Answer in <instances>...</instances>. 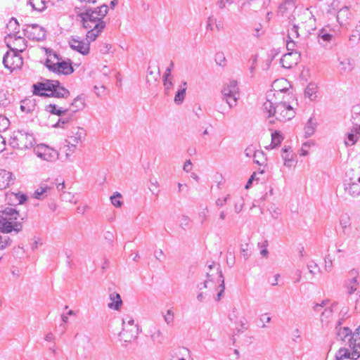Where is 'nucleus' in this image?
<instances>
[{
  "label": "nucleus",
  "mask_w": 360,
  "mask_h": 360,
  "mask_svg": "<svg viewBox=\"0 0 360 360\" xmlns=\"http://www.w3.org/2000/svg\"><path fill=\"white\" fill-rule=\"evenodd\" d=\"M108 11V7L105 4L98 6L94 9H86L85 12L79 14L81 18L82 26L85 29H89L86 34V40L94 41L103 32L106 26L103 18Z\"/></svg>",
  "instance_id": "1"
},
{
  "label": "nucleus",
  "mask_w": 360,
  "mask_h": 360,
  "mask_svg": "<svg viewBox=\"0 0 360 360\" xmlns=\"http://www.w3.org/2000/svg\"><path fill=\"white\" fill-rule=\"evenodd\" d=\"M199 290L208 289V297H212L216 301H219L224 296L225 290L224 278L219 264L209 265L207 273V280L198 285Z\"/></svg>",
  "instance_id": "2"
},
{
  "label": "nucleus",
  "mask_w": 360,
  "mask_h": 360,
  "mask_svg": "<svg viewBox=\"0 0 360 360\" xmlns=\"http://www.w3.org/2000/svg\"><path fill=\"white\" fill-rule=\"evenodd\" d=\"M283 92L281 91L276 94L272 91L269 92L266 96V101L264 103L262 109L268 117L274 116L276 120L281 122H285L292 119L295 114L292 106L286 102H277L276 98L281 95Z\"/></svg>",
  "instance_id": "3"
},
{
  "label": "nucleus",
  "mask_w": 360,
  "mask_h": 360,
  "mask_svg": "<svg viewBox=\"0 0 360 360\" xmlns=\"http://www.w3.org/2000/svg\"><path fill=\"white\" fill-rule=\"evenodd\" d=\"M33 94L44 97H56L67 98L70 92L62 86L58 80H46L33 85Z\"/></svg>",
  "instance_id": "4"
},
{
  "label": "nucleus",
  "mask_w": 360,
  "mask_h": 360,
  "mask_svg": "<svg viewBox=\"0 0 360 360\" xmlns=\"http://www.w3.org/2000/svg\"><path fill=\"white\" fill-rule=\"evenodd\" d=\"M2 218L0 219V231L1 233H11L15 231L18 233L22 231V225L16 220H22L24 216L17 210L16 207H7L1 211Z\"/></svg>",
  "instance_id": "5"
},
{
  "label": "nucleus",
  "mask_w": 360,
  "mask_h": 360,
  "mask_svg": "<svg viewBox=\"0 0 360 360\" xmlns=\"http://www.w3.org/2000/svg\"><path fill=\"white\" fill-rule=\"evenodd\" d=\"M36 143L33 132L27 129H18L11 135L9 143L12 148L25 150L32 148Z\"/></svg>",
  "instance_id": "6"
},
{
  "label": "nucleus",
  "mask_w": 360,
  "mask_h": 360,
  "mask_svg": "<svg viewBox=\"0 0 360 360\" xmlns=\"http://www.w3.org/2000/svg\"><path fill=\"white\" fill-rule=\"evenodd\" d=\"M34 153L38 158L47 162H54L59 158L56 150L43 143L37 145L34 148Z\"/></svg>",
  "instance_id": "7"
},
{
  "label": "nucleus",
  "mask_w": 360,
  "mask_h": 360,
  "mask_svg": "<svg viewBox=\"0 0 360 360\" xmlns=\"http://www.w3.org/2000/svg\"><path fill=\"white\" fill-rule=\"evenodd\" d=\"M51 60H46L45 65L53 72L68 75L74 72L70 60H68V61H56V63H51Z\"/></svg>",
  "instance_id": "8"
},
{
  "label": "nucleus",
  "mask_w": 360,
  "mask_h": 360,
  "mask_svg": "<svg viewBox=\"0 0 360 360\" xmlns=\"http://www.w3.org/2000/svg\"><path fill=\"white\" fill-rule=\"evenodd\" d=\"M5 41L7 46L11 51L22 53L24 51L27 45L25 39L18 34L13 36V32H10L5 37Z\"/></svg>",
  "instance_id": "9"
},
{
  "label": "nucleus",
  "mask_w": 360,
  "mask_h": 360,
  "mask_svg": "<svg viewBox=\"0 0 360 360\" xmlns=\"http://www.w3.org/2000/svg\"><path fill=\"white\" fill-rule=\"evenodd\" d=\"M3 63L6 68L13 71L20 68L23 64V60L19 52L10 50L4 55Z\"/></svg>",
  "instance_id": "10"
},
{
  "label": "nucleus",
  "mask_w": 360,
  "mask_h": 360,
  "mask_svg": "<svg viewBox=\"0 0 360 360\" xmlns=\"http://www.w3.org/2000/svg\"><path fill=\"white\" fill-rule=\"evenodd\" d=\"M342 321L341 320H338L336 323V338L338 340L340 341H345L346 338H349L348 343L349 347H350V342L352 340V338H354V335L356 334V333H359L358 330L360 328V326L356 329V330L352 333V329H350L349 327H342ZM359 338H360V334L358 335Z\"/></svg>",
  "instance_id": "11"
},
{
  "label": "nucleus",
  "mask_w": 360,
  "mask_h": 360,
  "mask_svg": "<svg viewBox=\"0 0 360 360\" xmlns=\"http://www.w3.org/2000/svg\"><path fill=\"white\" fill-rule=\"evenodd\" d=\"M23 34L24 36L32 40L41 41L46 38L45 30L37 24L27 25L23 29Z\"/></svg>",
  "instance_id": "12"
},
{
  "label": "nucleus",
  "mask_w": 360,
  "mask_h": 360,
  "mask_svg": "<svg viewBox=\"0 0 360 360\" xmlns=\"http://www.w3.org/2000/svg\"><path fill=\"white\" fill-rule=\"evenodd\" d=\"M336 32L329 26H326L318 32L319 42L323 46H327L328 43H335Z\"/></svg>",
  "instance_id": "13"
},
{
  "label": "nucleus",
  "mask_w": 360,
  "mask_h": 360,
  "mask_svg": "<svg viewBox=\"0 0 360 360\" xmlns=\"http://www.w3.org/2000/svg\"><path fill=\"white\" fill-rule=\"evenodd\" d=\"M73 135L68 137L66 142L68 143L66 155L68 156L70 153H73L79 143L82 142V139L84 136V130L82 128H77L76 131H72Z\"/></svg>",
  "instance_id": "14"
},
{
  "label": "nucleus",
  "mask_w": 360,
  "mask_h": 360,
  "mask_svg": "<svg viewBox=\"0 0 360 360\" xmlns=\"http://www.w3.org/2000/svg\"><path fill=\"white\" fill-rule=\"evenodd\" d=\"M53 187V181H46L41 182L39 186L35 190L34 197L37 200H44L51 194Z\"/></svg>",
  "instance_id": "15"
},
{
  "label": "nucleus",
  "mask_w": 360,
  "mask_h": 360,
  "mask_svg": "<svg viewBox=\"0 0 360 360\" xmlns=\"http://www.w3.org/2000/svg\"><path fill=\"white\" fill-rule=\"evenodd\" d=\"M90 42L89 41L85 42L84 40H80L78 37H72L69 41V44L72 49L84 56H86L89 53Z\"/></svg>",
  "instance_id": "16"
},
{
  "label": "nucleus",
  "mask_w": 360,
  "mask_h": 360,
  "mask_svg": "<svg viewBox=\"0 0 360 360\" xmlns=\"http://www.w3.org/2000/svg\"><path fill=\"white\" fill-rule=\"evenodd\" d=\"M139 331L138 326H123L122 331L119 333V336L125 342H131L132 340L136 339Z\"/></svg>",
  "instance_id": "17"
},
{
  "label": "nucleus",
  "mask_w": 360,
  "mask_h": 360,
  "mask_svg": "<svg viewBox=\"0 0 360 360\" xmlns=\"http://www.w3.org/2000/svg\"><path fill=\"white\" fill-rule=\"evenodd\" d=\"M345 191L350 196L356 198L360 195V176L356 180L349 179L344 182Z\"/></svg>",
  "instance_id": "18"
},
{
  "label": "nucleus",
  "mask_w": 360,
  "mask_h": 360,
  "mask_svg": "<svg viewBox=\"0 0 360 360\" xmlns=\"http://www.w3.org/2000/svg\"><path fill=\"white\" fill-rule=\"evenodd\" d=\"M222 95H227L228 94H232L233 96H239V89L238 82L236 80H231L222 89Z\"/></svg>",
  "instance_id": "19"
},
{
  "label": "nucleus",
  "mask_w": 360,
  "mask_h": 360,
  "mask_svg": "<svg viewBox=\"0 0 360 360\" xmlns=\"http://www.w3.org/2000/svg\"><path fill=\"white\" fill-rule=\"evenodd\" d=\"M74 115L72 112H68L63 115L59 116L56 123L53 124V127L65 129L68 127L70 123L73 120Z\"/></svg>",
  "instance_id": "20"
},
{
  "label": "nucleus",
  "mask_w": 360,
  "mask_h": 360,
  "mask_svg": "<svg viewBox=\"0 0 360 360\" xmlns=\"http://www.w3.org/2000/svg\"><path fill=\"white\" fill-rule=\"evenodd\" d=\"M84 106V97L82 95H79L74 98L68 108H70V112L74 115L76 112L82 110Z\"/></svg>",
  "instance_id": "21"
},
{
  "label": "nucleus",
  "mask_w": 360,
  "mask_h": 360,
  "mask_svg": "<svg viewBox=\"0 0 360 360\" xmlns=\"http://www.w3.org/2000/svg\"><path fill=\"white\" fill-rule=\"evenodd\" d=\"M298 57L299 56H297L296 58H293L292 53L289 52L283 56L280 60V63L283 68L290 69L297 64Z\"/></svg>",
  "instance_id": "22"
},
{
  "label": "nucleus",
  "mask_w": 360,
  "mask_h": 360,
  "mask_svg": "<svg viewBox=\"0 0 360 360\" xmlns=\"http://www.w3.org/2000/svg\"><path fill=\"white\" fill-rule=\"evenodd\" d=\"M110 302L108 304L110 309L119 310L122 304V301L119 293L112 292L109 295Z\"/></svg>",
  "instance_id": "23"
},
{
  "label": "nucleus",
  "mask_w": 360,
  "mask_h": 360,
  "mask_svg": "<svg viewBox=\"0 0 360 360\" xmlns=\"http://www.w3.org/2000/svg\"><path fill=\"white\" fill-rule=\"evenodd\" d=\"M360 134V124L359 126L356 125L353 127L350 131L348 132L347 139L345 143L347 146H352L357 141V134Z\"/></svg>",
  "instance_id": "24"
},
{
  "label": "nucleus",
  "mask_w": 360,
  "mask_h": 360,
  "mask_svg": "<svg viewBox=\"0 0 360 360\" xmlns=\"http://www.w3.org/2000/svg\"><path fill=\"white\" fill-rule=\"evenodd\" d=\"M45 110L51 114L56 115L58 117L70 112V108L60 107L56 104L47 105L45 108Z\"/></svg>",
  "instance_id": "25"
},
{
  "label": "nucleus",
  "mask_w": 360,
  "mask_h": 360,
  "mask_svg": "<svg viewBox=\"0 0 360 360\" xmlns=\"http://www.w3.org/2000/svg\"><path fill=\"white\" fill-rule=\"evenodd\" d=\"M36 104L34 99L26 98L20 102V110L25 113H30L35 110Z\"/></svg>",
  "instance_id": "26"
},
{
  "label": "nucleus",
  "mask_w": 360,
  "mask_h": 360,
  "mask_svg": "<svg viewBox=\"0 0 360 360\" xmlns=\"http://www.w3.org/2000/svg\"><path fill=\"white\" fill-rule=\"evenodd\" d=\"M350 12L347 7L341 8L337 14V20L340 25H345L349 18Z\"/></svg>",
  "instance_id": "27"
},
{
  "label": "nucleus",
  "mask_w": 360,
  "mask_h": 360,
  "mask_svg": "<svg viewBox=\"0 0 360 360\" xmlns=\"http://www.w3.org/2000/svg\"><path fill=\"white\" fill-rule=\"evenodd\" d=\"M186 89L187 83L186 82H183L174 96V101L176 104L179 105L182 103L185 98Z\"/></svg>",
  "instance_id": "28"
},
{
  "label": "nucleus",
  "mask_w": 360,
  "mask_h": 360,
  "mask_svg": "<svg viewBox=\"0 0 360 360\" xmlns=\"http://www.w3.org/2000/svg\"><path fill=\"white\" fill-rule=\"evenodd\" d=\"M316 126H317V123H316V120H314V117H311L308 120V121L304 127L305 137L307 138V137L311 136L315 132Z\"/></svg>",
  "instance_id": "29"
},
{
  "label": "nucleus",
  "mask_w": 360,
  "mask_h": 360,
  "mask_svg": "<svg viewBox=\"0 0 360 360\" xmlns=\"http://www.w3.org/2000/svg\"><path fill=\"white\" fill-rule=\"evenodd\" d=\"M286 47L288 51H290L292 54L295 53L298 54L297 56H300L301 50H300V45L299 44L298 41H296L295 39H288L286 41Z\"/></svg>",
  "instance_id": "30"
},
{
  "label": "nucleus",
  "mask_w": 360,
  "mask_h": 360,
  "mask_svg": "<svg viewBox=\"0 0 360 360\" xmlns=\"http://www.w3.org/2000/svg\"><path fill=\"white\" fill-rule=\"evenodd\" d=\"M20 25L15 18H11L10 21L6 25V33L7 34L10 32H13V36L14 34H18L19 33Z\"/></svg>",
  "instance_id": "31"
},
{
  "label": "nucleus",
  "mask_w": 360,
  "mask_h": 360,
  "mask_svg": "<svg viewBox=\"0 0 360 360\" xmlns=\"http://www.w3.org/2000/svg\"><path fill=\"white\" fill-rule=\"evenodd\" d=\"M253 161L255 164L259 166H266V157L265 153L262 150H257L256 153H255Z\"/></svg>",
  "instance_id": "32"
},
{
  "label": "nucleus",
  "mask_w": 360,
  "mask_h": 360,
  "mask_svg": "<svg viewBox=\"0 0 360 360\" xmlns=\"http://www.w3.org/2000/svg\"><path fill=\"white\" fill-rule=\"evenodd\" d=\"M336 305H332L330 307L326 308L321 315V321L322 323H328L330 321V319L333 316V308Z\"/></svg>",
  "instance_id": "33"
},
{
  "label": "nucleus",
  "mask_w": 360,
  "mask_h": 360,
  "mask_svg": "<svg viewBox=\"0 0 360 360\" xmlns=\"http://www.w3.org/2000/svg\"><path fill=\"white\" fill-rule=\"evenodd\" d=\"M353 66L349 59L345 58L340 61L339 70L342 74L349 72L352 70Z\"/></svg>",
  "instance_id": "34"
},
{
  "label": "nucleus",
  "mask_w": 360,
  "mask_h": 360,
  "mask_svg": "<svg viewBox=\"0 0 360 360\" xmlns=\"http://www.w3.org/2000/svg\"><path fill=\"white\" fill-rule=\"evenodd\" d=\"M29 4L32 6L33 10L37 11H42L46 8L45 0H30Z\"/></svg>",
  "instance_id": "35"
},
{
  "label": "nucleus",
  "mask_w": 360,
  "mask_h": 360,
  "mask_svg": "<svg viewBox=\"0 0 360 360\" xmlns=\"http://www.w3.org/2000/svg\"><path fill=\"white\" fill-rule=\"evenodd\" d=\"M283 139V137L280 131H275L271 134V146L272 148L276 147L281 144Z\"/></svg>",
  "instance_id": "36"
},
{
  "label": "nucleus",
  "mask_w": 360,
  "mask_h": 360,
  "mask_svg": "<svg viewBox=\"0 0 360 360\" xmlns=\"http://www.w3.org/2000/svg\"><path fill=\"white\" fill-rule=\"evenodd\" d=\"M160 76V72L158 70V72H154L150 69V68H148L147 70V75H146V82L147 83L151 84L154 82H155L158 79V78Z\"/></svg>",
  "instance_id": "37"
},
{
  "label": "nucleus",
  "mask_w": 360,
  "mask_h": 360,
  "mask_svg": "<svg viewBox=\"0 0 360 360\" xmlns=\"http://www.w3.org/2000/svg\"><path fill=\"white\" fill-rule=\"evenodd\" d=\"M165 96H169L173 89L172 78H162Z\"/></svg>",
  "instance_id": "38"
},
{
  "label": "nucleus",
  "mask_w": 360,
  "mask_h": 360,
  "mask_svg": "<svg viewBox=\"0 0 360 360\" xmlns=\"http://www.w3.org/2000/svg\"><path fill=\"white\" fill-rule=\"evenodd\" d=\"M295 5L290 4H285V1H282L281 4H279L277 10V14L281 15H284L288 10L295 8Z\"/></svg>",
  "instance_id": "39"
},
{
  "label": "nucleus",
  "mask_w": 360,
  "mask_h": 360,
  "mask_svg": "<svg viewBox=\"0 0 360 360\" xmlns=\"http://www.w3.org/2000/svg\"><path fill=\"white\" fill-rule=\"evenodd\" d=\"M45 51L47 56L46 60H51V63H56L55 60L60 61L61 58H59V55L56 51L49 48H46Z\"/></svg>",
  "instance_id": "40"
},
{
  "label": "nucleus",
  "mask_w": 360,
  "mask_h": 360,
  "mask_svg": "<svg viewBox=\"0 0 360 360\" xmlns=\"http://www.w3.org/2000/svg\"><path fill=\"white\" fill-rule=\"evenodd\" d=\"M222 98L231 108L236 105L238 96H233L232 94H228L227 95H222Z\"/></svg>",
  "instance_id": "41"
},
{
  "label": "nucleus",
  "mask_w": 360,
  "mask_h": 360,
  "mask_svg": "<svg viewBox=\"0 0 360 360\" xmlns=\"http://www.w3.org/2000/svg\"><path fill=\"white\" fill-rule=\"evenodd\" d=\"M349 40L354 43L360 40V22L356 25L355 29L352 30V33L349 37Z\"/></svg>",
  "instance_id": "42"
},
{
  "label": "nucleus",
  "mask_w": 360,
  "mask_h": 360,
  "mask_svg": "<svg viewBox=\"0 0 360 360\" xmlns=\"http://www.w3.org/2000/svg\"><path fill=\"white\" fill-rule=\"evenodd\" d=\"M349 300L354 302V311L356 313H360V294H356L351 295Z\"/></svg>",
  "instance_id": "43"
},
{
  "label": "nucleus",
  "mask_w": 360,
  "mask_h": 360,
  "mask_svg": "<svg viewBox=\"0 0 360 360\" xmlns=\"http://www.w3.org/2000/svg\"><path fill=\"white\" fill-rule=\"evenodd\" d=\"M300 37L298 32V27L296 25H293L292 27L288 30V39H296Z\"/></svg>",
  "instance_id": "44"
},
{
  "label": "nucleus",
  "mask_w": 360,
  "mask_h": 360,
  "mask_svg": "<svg viewBox=\"0 0 360 360\" xmlns=\"http://www.w3.org/2000/svg\"><path fill=\"white\" fill-rule=\"evenodd\" d=\"M122 197L121 194L118 192H115L111 197V203L116 207H120L122 205V201L120 198Z\"/></svg>",
  "instance_id": "45"
},
{
  "label": "nucleus",
  "mask_w": 360,
  "mask_h": 360,
  "mask_svg": "<svg viewBox=\"0 0 360 360\" xmlns=\"http://www.w3.org/2000/svg\"><path fill=\"white\" fill-rule=\"evenodd\" d=\"M152 340L157 345H160L163 342V336L160 330H158L151 335Z\"/></svg>",
  "instance_id": "46"
},
{
  "label": "nucleus",
  "mask_w": 360,
  "mask_h": 360,
  "mask_svg": "<svg viewBox=\"0 0 360 360\" xmlns=\"http://www.w3.org/2000/svg\"><path fill=\"white\" fill-rule=\"evenodd\" d=\"M288 148H283V154L282 157L284 160V164L287 167H291L292 162H293L292 159L290 158V155L288 153Z\"/></svg>",
  "instance_id": "47"
},
{
  "label": "nucleus",
  "mask_w": 360,
  "mask_h": 360,
  "mask_svg": "<svg viewBox=\"0 0 360 360\" xmlns=\"http://www.w3.org/2000/svg\"><path fill=\"white\" fill-rule=\"evenodd\" d=\"M163 316L164 320L167 325H171L173 323L174 319V313L172 309H168Z\"/></svg>",
  "instance_id": "48"
},
{
  "label": "nucleus",
  "mask_w": 360,
  "mask_h": 360,
  "mask_svg": "<svg viewBox=\"0 0 360 360\" xmlns=\"http://www.w3.org/2000/svg\"><path fill=\"white\" fill-rule=\"evenodd\" d=\"M215 62L219 66L226 65V58L223 52H219L215 55Z\"/></svg>",
  "instance_id": "49"
},
{
  "label": "nucleus",
  "mask_w": 360,
  "mask_h": 360,
  "mask_svg": "<svg viewBox=\"0 0 360 360\" xmlns=\"http://www.w3.org/2000/svg\"><path fill=\"white\" fill-rule=\"evenodd\" d=\"M11 240L8 236H1L0 235V250H4L11 245Z\"/></svg>",
  "instance_id": "50"
},
{
  "label": "nucleus",
  "mask_w": 360,
  "mask_h": 360,
  "mask_svg": "<svg viewBox=\"0 0 360 360\" xmlns=\"http://www.w3.org/2000/svg\"><path fill=\"white\" fill-rule=\"evenodd\" d=\"M340 224L343 229V232L345 233L347 229L350 226L349 217L347 215L342 217Z\"/></svg>",
  "instance_id": "51"
},
{
  "label": "nucleus",
  "mask_w": 360,
  "mask_h": 360,
  "mask_svg": "<svg viewBox=\"0 0 360 360\" xmlns=\"http://www.w3.org/2000/svg\"><path fill=\"white\" fill-rule=\"evenodd\" d=\"M11 196L15 198V200L18 202V205L23 204L27 200V197L25 194L23 193H11Z\"/></svg>",
  "instance_id": "52"
},
{
  "label": "nucleus",
  "mask_w": 360,
  "mask_h": 360,
  "mask_svg": "<svg viewBox=\"0 0 360 360\" xmlns=\"http://www.w3.org/2000/svg\"><path fill=\"white\" fill-rule=\"evenodd\" d=\"M358 281L356 282L352 281V280H349L347 283L348 293L349 295H353L354 292L356 290V286L358 285Z\"/></svg>",
  "instance_id": "53"
},
{
  "label": "nucleus",
  "mask_w": 360,
  "mask_h": 360,
  "mask_svg": "<svg viewBox=\"0 0 360 360\" xmlns=\"http://www.w3.org/2000/svg\"><path fill=\"white\" fill-rule=\"evenodd\" d=\"M112 49V46L110 44L108 43H102L99 46V51L102 54H108L110 53V50Z\"/></svg>",
  "instance_id": "54"
},
{
  "label": "nucleus",
  "mask_w": 360,
  "mask_h": 360,
  "mask_svg": "<svg viewBox=\"0 0 360 360\" xmlns=\"http://www.w3.org/2000/svg\"><path fill=\"white\" fill-rule=\"evenodd\" d=\"M244 202L242 198L238 199L234 204V210L236 213H240L243 207Z\"/></svg>",
  "instance_id": "55"
},
{
  "label": "nucleus",
  "mask_w": 360,
  "mask_h": 360,
  "mask_svg": "<svg viewBox=\"0 0 360 360\" xmlns=\"http://www.w3.org/2000/svg\"><path fill=\"white\" fill-rule=\"evenodd\" d=\"M257 151V150H255V148L252 145H250L245 148L244 153H245V156L248 158H250V157L254 158L255 153H256Z\"/></svg>",
  "instance_id": "56"
},
{
  "label": "nucleus",
  "mask_w": 360,
  "mask_h": 360,
  "mask_svg": "<svg viewBox=\"0 0 360 360\" xmlns=\"http://www.w3.org/2000/svg\"><path fill=\"white\" fill-rule=\"evenodd\" d=\"M190 221L191 220L188 217L183 215L180 220V226L183 229H185L189 226Z\"/></svg>",
  "instance_id": "57"
},
{
  "label": "nucleus",
  "mask_w": 360,
  "mask_h": 360,
  "mask_svg": "<svg viewBox=\"0 0 360 360\" xmlns=\"http://www.w3.org/2000/svg\"><path fill=\"white\" fill-rule=\"evenodd\" d=\"M348 276L349 278V280H352V281L356 282L358 276H359V271L353 269L349 271Z\"/></svg>",
  "instance_id": "58"
},
{
  "label": "nucleus",
  "mask_w": 360,
  "mask_h": 360,
  "mask_svg": "<svg viewBox=\"0 0 360 360\" xmlns=\"http://www.w3.org/2000/svg\"><path fill=\"white\" fill-rule=\"evenodd\" d=\"M215 22H216L215 18L213 16H210L207 20L206 30L212 31L213 26Z\"/></svg>",
  "instance_id": "59"
},
{
  "label": "nucleus",
  "mask_w": 360,
  "mask_h": 360,
  "mask_svg": "<svg viewBox=\"0 0 360 360\" xmlns=\"http://www.w3.org/2000/svg\"><path fill=\"white\" fill-rule=\"evenodd\" d=\"M328 302V300H323L321 303H316L314 305L313 309L315 311H320L323 307H325Z\"/></svg>",
  "instance_id": "60"
},
{
  "label": "nucleus",
  "mask_w": 360,
  "mask_h": 360,
  "mask_svg": "<svg viewBox=\"0 0 360 360\" xmlns=\"http://www.w3.org/2000/svg\"><path fill=\"white\" fill-rule=\"evenodd\" d=\"M333 268V262L330 258L329 255L326 256L325 258V270L328 272H330Z\"/></svg>",
  "instance_id": "61"
},
{
  "label": "nucleus",
  "mask_w": 360,
  "mask_h": 360,
  "mask_svg": "<svg viewBox=\"0 0 360 360\" xmlns=\"http://www.w3.org/2000/svg\"><path fill=\"white\" fill-rule=\"evenodd\" d=\"M174 67V63L172 61L169 64V65L166 68V70L163 75L162 78H172V76L171 75L172 70Z\"/></svg>",
  "instance_id": "62"
},
{
  "label": "nucleus",
  "mask_w": 360,
  "mask_h": 360,
  "mask_svg": "<svg viewBox=\"0 0 360 360\" xmlns=\"http://www.w3.org/2000/svg\"><path fill=\"white\" fill-rule=\"evenodd\" d=\"M127 325L138 326L137 324L134 323V320L129 316L122 319V326Z\"/></svg>",
  "instance_id": "63"
},
{
  "label": "nucleus",
  "mask_w": 360,
  "mask_h": 360,
  "mask_svg": "<svg viewBox=\"0 0 360 360\" xmlns=\"http://www.w3.org/2000/svg\"><path fill=\"white\" fill-rule=\"evenodd\" d=\"M229 198V195H227L224 198H218L216 200V205L219 207L224 206L227 202Z\"/></svg>",
  "instance_id": "64"
}]
</instances>
